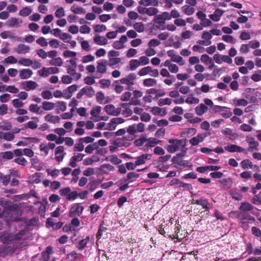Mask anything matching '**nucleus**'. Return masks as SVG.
Segmentation results:
<instances>
[{
	"label": "nucleus",
	"instance_id": "nucleus-64",
	"mask_svg": "<svg viewBox=\"0 0 261 261\" xmlns=\"http://www.w3.org/2000/svg\"><path fill=\"white\" fill-rule=\"evenodd\" d=\"M251 202L256 205L261 204V193L256 194L252 198Z\"/></svg>",
	"mask_w": 261,
	"mask_h": 261
},
{
	"label": "nucleus",
	"instance_id": "nucleus-18",
	"mask_svg": "<svg viewBox=\"0 0 261 261\" xmlns=\"http://www.w3.org/2000/svg\"><path fill=\"white\" fill-rule=\"evenodd\" d=\"M31 48L24 44H20L15 48V51L18 54H25L30 52Z\"/></svg>",
	"mask_w": 261,
	"mask_h": 261
},
{
	"label": "nucleus",
	"instance_id": "nucleus-49",
	"mask_svg": "<svg viewBox=\"0 0 261 261\" xmlns=\"http://www.w3.org/2000/svg\"><path fill=\"white\" fill-rule=\"evenodd\" d=\"M32 12V9L30 7H25L21 10L19 15L21 16L26 17L29 16Z\"/></svg>",
	"mask_w": 261,
	"mask_h": 261
},
{
	"label": "nucleus",
	"instance_id": "nucleus-50",
	"mask_svg": "<svg viewBox=\"0 0 261 261\" xmlns=\"http://www.w3.org/2000/svg\"><path fill=\"white\" fill-rule=\"evenodd\" d=\"M185 102L188 104H197L199 102V99L198 98L193 96V94H190L186 99Z\"/></svg>",
	"mask_w": 261,
	"mask_h": 261
},
{
	"label": "nucleus",
	"instance_id": "nucleus-55",
	"mask_svg": "<svg viewBox=\"0 0 261 261\" xmlns=\"http://www.w3.org/2000/svg\"><path fill=\"white\" fill-rule=\"evenodd\" d=\"M222 39L227 43L231 44H234L236 42V39L232 36L229 35H223Z\"/></svg>",
	"mask_w": 261,
	"mask_h": 261
},
{
	"label": "nucleus",
	"instance_id": "nucleus-60",
	"mask_svg": "<svg viewBox=\"0 0 261 261\" xmlns=\"http://www.w3.org/2000/svg\"><path fill=\"white\" fill-rule=\"evenodd\" d=\"M46 172L48 175L51 176L53 178H56L60 174V171L59 169H47Z\"/></svg>",
	"mask_w": 261,
	"mask_h": 261
},
{
	"label": "nucleus",
	"instance_id": "nucleus-35",
	"mask_svg": "<svg viewBox=\"0 0 261 261\" xmlns=\"http://www.w3.org/2000/svg\"><path fill=\"white\" fill-rule=\"evenodd\" d=\"M90 239V237L87 236L85 239L81 240L76 246L77 248L80 250L84 249L87 246Z\"/></svg>",
	"mask_w": 261,
	"mask_h": 261
},
{
	"label": "nucleus",
	"instance_id": "nucleus-7",
	"mask_svg": "<svg viewBox=\"0 0 261 261\" xmlns=\"http://www.w3.org/2000/svg\"><path fill=\"white\" fill-rule=\"evenodd\" d=\"M209 135L210 134H207L205 133L198 134L196 137H193L190 139L189 142L192 146H197L200 143L203 142L204 139Z\"/></svg>",
	"mask_w": 261,
	"mask_h": 261
},
{
	"label": "nucleus",
	"instance_id": "nucleus-54",
	"mask_svg": "<svg viewBox=\"0 0 261 261\" xmlns=\"http://www.w3.org/2000/svg\"><path fill=\"white\" fill-rule=\"evenodd\" d=\"M139 177V174L135 172H129L127 175V178L124 179V181L125 182L127 181V180H130L129 182H131L133 181V179H136Z\"/></svg>",
	"mask_w": 261,
	"mask_h": 261
},
{
	"label": "nucleus",
	"instance_id": "nucleus-17",
	"mask_svg": "<svg viewBox=\"0 0 261 261\" xmlns=\"http://www.w3.org/2000/svg\"><path fill=\"white\" fill-rule=\"evenodd\" d=\"M33 73V71L30 69H22L19 71V76L20 79L26 80L30 78Z\"/></svg>",
	"mask_w": 261,
	"mask_h": 261
},
{
	"label": "nucleus",
	"instance_id": "nucleus-62",
	"mask_svg": "<svg viewBox=\"0 0 261 261\" xmlns=\"http://www.w3.org/2000/svg\"><path fill=\"white\" fill-rule=\"evenodd\" d=\"M95 60V58L91 55L84 56L82 57L81 61L83 63H87L93 62Z\"/></svg>",
	"mask_w": 261,
	"mask_h": 261
},
{
	"label": "nucleus",
	"instance_id": "nucleus-14",
	"mask_svg": "<svg viewBox=\"0 0 261 261\" xmlns=\"http://www.w3.org/2000/svg\"><path fill=\"white\" fill-rule=\"evenodd\" d=\"M97 71L100 74L105 73L107 71L108 61L105 59L99 60L97 62Z\"/></svg>",
	"mask_w": 261,
	"mask_h": 261
},
{
	"label": "nucleus",
	"instance_id": "nucleus-43",
	"mask_svg": "<svg viewBox=\"0 0 261 261\" xmlns=\"http://www.w3.org/2000/svg\"><path fill=\"white\" fill-rule=\"evenodd\" d=\"M55 107V103L52 102L44 101L42 102V109L45 111H50Z\"/></svg>",
	"mask_w": 261,
	"mask_h": 261
},
{
	"label": "nucleus",
	"instance_id": "nucleus-51",
	"mask_svg": "<svg viewBox=\"0 0 261 261\" xmlns=\"http://www.w3.org/2000/svg\"><path fill=\"white\" fill-rule=\"evenodd\" d=\"M182 11L187 15H190L194 13L195 9L188 5H185L181 8Z\"/></svg>",
	"mask_w": 261,
	"mask_h": 261
},
{
	"label": "nucleus",
	"instance_id": "nucleus-59",
	"mask_svg": "<svg viewBox=\"0 0 261 261\" xmlns=\"http://www.w3.org/2000/svg\"><path fill=\"white\" fill-rule=\"evenodd\" d=\"M80 224V222L77 218H73L71 221V225L69 227V230H74L75 229L73 227H78Z\"/></svg>",
	"mask_w": 261,
	"mask_h": 261
},
{
	"label": "nucleus",
	"instance_id": "nucleus-15",
	"mask_svg": "<svg viewBox=\"0 0 261 261\" xmlns=\"http://www.w3.org/2000/svg\"><path fill=\"white\" fill-rule=\"evenodd\" d=\"M246 141L249 144L248 151H253L254 150H257L259 143L257 141L255 140L254 138L252 137H247Z\"/></svg>",
	"mask_w": 261,
	"mask_h": 261
},
{
	"label": "nucleus",
	"instance_id": "nucleus-32",
	"mask_svg": "<svg viewBox=\"0 0 261 261\" xmlns=\"http://www.w3.org/2000/svg\"><path fill=\"white\" fill-rule=\"evenodd\" d=\"M162 142V141L157 140L154 138H149L148 139L147 138L146 143L145 144V146L147 147H153L155 146V145L160 144Z\"/></svg>",
	"mask_w": 261,
	"mask_h": 261
},
{
	"label": "nucleus",
	"instance_id": "nucleus-26",
	"mask_svg": "<svg viewBox=\"0 0 261 261\" xmlns=\"http://www.w3.org/2000/svg\"><path fill=\"white\" fill-rule=\"evenodd\" d=\"M27 233L26 230H22L14 236L13 240L15 241L24 240L28 237Z\"/></svg>",
	"mask_w": 261,
	"mask_h": 261
},
{
	"label": "nucleus",
	"instance_id": "nucleus-56",
	"mask_svg": "<svg viewBox=\"0 0 261 261\" xmlns=\"http://www.w3.org/2000/svg\"><path fill=\"white\" fill-rule=\"evenodd\" d=\"M139 4L144 6H148L150 5H156L158 4L157 1L152 0H141Z\"/></svg>",
	"mask_w": 261,
	"mask_h": 261
},
{
	"label": "nucleus",
	"instance_id": "nucleus-5",
	"mask_svg": "<svg viewBox=\"0 0 261 261\" xmlns=\"http://www.w3.org/2000/svg\"><path fill=\"white\" fill-rule=\"evenodd\" d=\"M137 11L140 14H147L148 16L155 15L159 12L158 9L156 8H146L141 6H138L137 7Z\"/></svg>",
	"mask_w": 261,
	"mask_h": 261
},
{
	"label": "nucleus",
	"instance_id": "nucleus-30",
	"mask_svg": "<svg viewBox=\"0 0 261 261\" xmlns=\"http://www.w3.org/2000/svg\"><path fill=\"white\" fill-rule=\"evenodd\" d=\"M253 208L254 207L249 202H244L241 203L239 209L240 211L247 212L252 211Z\"/></svg>",
	"mask_w": 261,
	"mask_h": 261
},
{
	"label": "nucleus",
	"instance_id": "nucleus-52",
	"mask_svg": "<svg viewBox=\"0 0 261 261\" xmlns=\"http://www.w3.org/2000/svg\"><path fill=\"white\" fill-rule=\"evenodd\" d=\"M0 156L4 160H9L13 158V153L12 151H8L4 152H2Z\"/></svg>",
	"mask_w": 261,
	"mask_h": 261
},
{
	"label": "nucleus",
	"instance_id": "nucleus-47",
	"mask_svg": "<svg viewBox=\"0 0 261 261\" xmlns=\"http://www.w3.org/2000/svg\"><path fill=\"white\" fill-rule=\"evenodd\" d=\"M49 63L51 65L56 66H61L63 64V60L60 57H57L49 61Z\"/></svg>",
	"mask_w": 261,
	"mask_h": 261
},
{
	"label": "nucleus",
	"instance_id": "nucleus-42",
	"mask_svg": "<svg viewBox=\"0 0 261 261\" xmlns=\"http://www.w3.org/2000/svg\"><path fill=\"white\" fill-rule=\"evenodd\" d=\"M18 64L26 67L31 66L33 63V61L29 58H21L18 61Z\"/></svg>",
	"mask_w": 261,
	"mask_h": 261
},
{
	"label": "nucleus",
	"instance_id": "nucleus-29",
	"mask_svg": "<svg viewBox=\"0 0 261 261\" xmlns=\"http://www.w3.org/2000/svg\"><path fill=\"white\" fill-rule=\"evenodd\" d=\"M223 13V11L220 9H217L213 14H210L209 17L215 21H218Z\"/></svg>",
	"mask_w": 261,
	"mask_h": 261
},
{
	"label": "nucleus",
	"instance_id": "nucleus-28",
	"mask_svg": "<svg viewBox=\"0 0 261 261\" xmlns=\"http://www.w3.org/2000/svg\"><path fill=\"white\" fill-rule=\"evenodd\" d=\"M153 164L155 165V167L160 171H165L168 168V166L164 164L163 161L159 162V159L157 161H154Z\"/></svg>",
	"mask_w": 261,
	"mask_h": 261
},
{
	"label": "nucleus",
	"instance_id": "nucleus-33",
	"mask_svg": "<svg viewBox=\"0 0 261 261\" xmlns=\"http://www.w3.org/2000/svg\"><path fill=\"white\" fill-rule=\"evenodd\" d=\"M32 119L35 121H29L26 124V127L32 129H35L38 127L37 123L39 122V119L37 117H33Z\"/></svg>",
	"mask_w": 261,
	"mask_h": 261
},
{
	"label": "nucleus",
	"instance_id": "nucleus-10",
	"mask_svg": "<svg viewBox=\"0 0 261 261\" xmlns=\"http://www.w3.org/2000/svg\"><path fill=\"white\" fill-rule=\"evenodd\" d=\"M221 132L230 141H234L238 138V135L233 132L232 130L230 128L226 127L222 129Z\"/></svg>",
	"mask_w": 261,
	"mask_h": 261
},
{
	"label": "nucleus",
	"instance_id": "nucleus-3",
	"mask_svg": "<svg viewBox=\"0 0 261 261\" xmlns=\"http://www.w3.org/2000/svg\"><path fill=\"white\" fill-rule=\"evenodd\" d=\"M230 216H234L238 221L247 220L254 221L255 218L251 216L249 213L245 212L232 211L230 213Z\"/></svg>",
	"mask_w": 261,
	"mask_h": 261
},
{
	"label": "nucleus",
	"instance_id": "nucleus-45",
	"mask_svg": "<svg viewBox=\"0 0 261 261\" xmlns=\"http://www.w3.org/2000/svg\"><path fill=\"white\" fill-rule=\"evenodd\" d=\"M70 10L73 13L77 14H85L86 12L85 10L82 7H79L75 5H73L71 6Z\"/></svg>",
	"mask_w": 261,
	"mask_h": 261
},
{
	"label": "nucleus",
	"instance_id": "nucleus-2",
	"mask_svg": "<svg viewBox=\"0 0 261 261\" xmlns=\"http://www.w3.org/2000/svg\"><path fill=\"white\" fill-rule=\"evenodd\" d=\"M184 155V153H180L174 156L172 159V162L175 164L176 168L182 169L185 167H191L192 165L190 164L189 161L184 160L182 157Z\"/></svg>",
	"mask_w": 261,
	"mask_h": 261
},
{
	"label": "nucleus",
	"instance_id": "nucleus-61",
	"mask_svg": "<svg viewBox=\"0 0 261 261\" xmlns=\"http://www.w3.org/2000/svg\"><path fill=\"white\" fill-rule=\"evenodd\" d=\"M34 204L38 208V213L40 215L44 214L45 211V206L40 202H36Z\"/></svg>",
	"mask_w": 261,
	"mask_h": 261
},
{
	"label": "nucleus",
	"instance_id": "nucleus-16",
	"mask_svg": "<svg viewBox=\"0 0 261 261\" xmlns=\"http://www.w3.org/2000/svg\"><path fill=\"white\" fill-rule=\"evenodd\" d=\"M224 149L229 152H242L245 150L241 146L231 144H228L225 146Z\"/></svg>",
	"mask_w": 261,
	"mask_h": 261
},
{
	"label": "nucleus",
	"instance_id": "nucleus-31",
	"mask_svg": "<svg viewBox=\"0 0 261 261\" xmlns=\"http://www.w3.org/2000/svg\"><path fill=\"white\" fill-rule=\"evenodd\" d=\"M101 111V108L100 106H96L93 107L90 111V114L92 116L91 119H97L99 116V115Z\"/></svg>",
	"mask_w": 261,
	"mask_h": 261
},
{
	"label": "nucleus",
	"instance_id": "nucleus-46",
	"mask_svg": "<svg viewBox=\"0 0 261 261\" xmlns=\"http://www.w3.org/2000/svg\"><path fill=\"white\" fill-rule=\"evenodd\" d=\"M157 84L156 80L151 78L145 79L143 81V85L145 87L154 86Z\"/></svg>",
	"mask_w": 261,
	"mask_h": 261
},
{
	"label": "nucleus",
	"instance_id": "nucleus-9",
	"mask_svg": "<svg viewBox=\"0 0 261 261\" xmlns=\"http://www.w3.org/2000/svg\"><path fill=\"white\" fill-rule=\"evenodd\" d=\"M152 156L151 154L144 153L137 156L135 158L137 166L144 164L147 161L151 160Z\"/></svg>",
	"mask_w": 261,
	"mask_h": 261
},
{
	"label": "nucleus",
	"instance_id": "nucleus-24",
	"mask_svg": "<svg viewBox=\"0 0 261 261\" xmlns=\"http://www.w3.org/2000/svg\"><path fill=\"white\" fill-rule=\"evenodd\" d=\"M196 114L198 116H202L208 110V108L203 103H201L195 108Z\"/></svg>",
	"mask_w": 261,
	"mask_h": 261
},
{
	"label": "nucleus",
	"instance_id": "nucleus-27",
	"mask_svg": "<svg viewBox=\"0 0 261 261\" xmlns=\"http://www.w3.org/2000/svg\"><path fill=\"white\" fill-rule=\"evenodd\" d=\"M93 40L94 42L99 45H104L108 43V40L104 36L96 35Z\"/></svg>",
	"mask_w": 261,
	"mask_h": 261
},
{
	"label": "nucleus",
	"instance_id": "nucleus-21",
	"mask_svg": "<svg viewBox=\"0 0 261 261\" xmlns=\"http://www.w3.org/2000/svg\"><path fill=\"white\" fill-rule=\"evenodd\" d=\"M54 252L53 249L51 246H47L45 251L41 253L42 258L43 261H48L50 257V255Z\"/></svg>",
	"mask_w": 261,
	"mask_h": 261
},
{
	"label": "nucleus",
	"instance_id": "nucleus-6",
	"mask_svg": "<svg viewBox=\"0 0 261 261\" xmlns=\"http://www.w3.org/2000/svg\"><path fill=\"white\" fill-rule=\"evenodd\" d=\"M137 76L135 73H130L124 77L121 78L119 81L121 84L131 86L135 84Z\"/></svg>",
	"mask_w": 261,
	"mask_h": 261
},
{
	"label": "nucleus",
	"instance_id": "nucleus-8",
	"mask_svg": "<svg viewBox=\"0 0 261 261\" xmlns=\"http://www.w3.org/2000/svg\"><path fill=\"white\" fill-rule=\"evenodd\" d=\"M104 109L107 114L112 116H118L121 112L120 107L116 108L113 105H106Z\"/></svg>",
	"mask_w": 261,
	"mask_h": 261
},
{
	"label": "nucleus",
	"instance_id": "nucleus-53",
	"mask_svg": "<svg viewBox=\"0 0 261 261\" xmlns=\"http://www.w3.org/2000/svg\"><path fill=\"white\" fill-rule=\"evenodd\" d=\"M134 29L138 33H142L144 31V24L141 22H136L133 25Z\"/></svg>",
	"mask_w": 261,
	"mask_h": 261
},
{
	"label": "nucleus",
	"instance_id": "nucleus-20",
	"mask_svg": "<svg viewBox=\"0 0 261 261\" xmlns=\"http://www.w3.org/2000/svg\"><path fill=\"white\" fill-rule=\"evenodd\" d=\"M76 58H72L69 61L70 65L67 67V73L69 74H72L75 71L76 68Z\"/></svg>",
	"mask_w": 261,
	"mask_h": 261
},
{
	"label": "nucleus",
	"instance_id": "nucleus-37",
	"mask_svg": "<svg viewBox=\"0 0 261 261\" xmlns=\"http://www.w3.org/2000/svg\"><path fill=\"white\" fill-rule=\"evenodd\" d=\"M41 173H36L29 177V182L31 184H39L41 181Z\"/></svg>",
	"mask_w": 261,
	"mask_h": 261
},
{
	"label": "nucleus",
	"instance_id": "nucleus-22",
	"mask_svg": "<svg viewBox=\"0 0 261 261\" xmlns=\"http://www.w3.org/2000/svg\"><path fill=\"white\" fill-rule=\"evenodd\" d=\"M56 107V110L57 114L60 112H64L67 109L66 102L63 101H59L55 103Z\"/></svg>",
	"mask_w": 261,
	"mask_h": 261
},
{
	"label": "nucleus",
	"instance_id": "nucleus-4",
	"mask_svg": "<svg viewBox=\"0 0 261 261\" xmlns=\"http://www.w3.org/2000/svg\"><path fill=\"white\" fill-rule=\"evenodd\" d=\"M84 207L81 203H75L72 204L70 208L69 216L70 217H74L80 216L83 213Z\"/></svg>",
	"mask_w": 261,
	"mask_h": 261
},
{
	"label": "nucleus",
	"instance_id": "nucleus-63",
	"mask_svg": "<svg viewBox=\"0 0 261 261\" xmlns=\"http://www.w3.org/2000/svg\"><path fill=\"white\" fill-rule=\"evenodd\" d=\"M147 138L144 136L140 137L135 141V144L137 146H141L146 143Z\"/></svg>",
	"mask_w": 261,
	"mask_h": 261
},
{
	"label": "nucleus",
	"instance_id": "nucleus-1",
	"mask_svg": "<svg viewBox=\"0 0 261 261\" xmlns=\"http://www.w3.org/2000/svg\"><path fill=\"white\" fill-rule=\"evenodd\" d=\"M168 142L170 144L166 147L167 150L170 153H174L181 149L184 152H186L187 148L186 139H169Z\"/></svg>",
	"mask_w": 261,
	"mask_h": 261
},
{
	"label": "nucleus",
	"instance_id": "nucleus-57",
	"mask_svg": "<svg viewBox=\"0 0 261 261\" xmlns=\"http://www.w3.org/2000/svg\"><path fill=\"white\" fill-rule=\"evenodd\" d=\"M252 164L249 160H244L241 162V166L244 169L252 168Z\"/></svg>",
	"mask_w": 261,
	"mask_h": 261
},
{
	"label": "nucleus",
	"instance_id": "nucleus-36",
	"mask_svg": "<svg viewBox=\"0 0 261 261\" xmlns=\"http://www.w3.org/2000/svg\"><path fill=\"white\" fill-rule=\"evenodd\" d=\"M106 160L111 162L114 165H118L122 162L121 160L118 158V156L115 154L109 155L106 158Z\"/></svg>",
	"mask_w": 261,
	"mask_h": 261
},
{
	"label": "nucleus",
	"instance_id": "nucleus-38",
	"mask_svg": "<svg viewBox=\"0 0 261 261\" xmlns=\"http://www.w3.org/2000/svg\"><path fill=\"white\" fill-rule=\"evenodd\" d=\"M152 114L154 115H160L164 116L166 114V110L158 107H153L151 110Z\"/></svg>",
	"mask_w": 261,
	"mask_h": 261
},
{
	"label": "nucleus",
	"instance_id": "nucleus-23",
	"mask_svg": "<svg viewBox=\"0 0 261 261\" xmlns=\"http://www.w3.org/2000/svg\"><path fill=\"white\" fill-rule=\"evenodd\" d=\"M15 138L14 133L11 132L4 133L0 131V139H4L7 141H12Z\"/></svg>",
	"mask_w": 261,
	"mask_h": 261
},
{
	"label": "nucleus",
	"instance_id": "nucleus-13",
	"mask_svg": "<svg viewBox=\"0 0 261 261\" xmlns=\"http://www.w3.org/2000/svg\"><path fill=\"white\" fill-rule=\"evenodd\" d=\"M85 154L81 153H74L73 155L71 158L69 165L73 168L76 167V162L81 161Z\"/></svg>",
	"mask_w": 261,
	"mask_h": 261
},
{
	"label": "nucleus",
	"instance_id": "nucleus-11",
	"mask_svg": "<svg viewBox=\"0 0 261 261\" xmlns=\"http://www.w3.org/2000/svg\"><path fill=\"white\" fill-rule=\"evenodd\" d=\"M21 86L23 89L26 91L34 90L38 86V84L35 81H27L21 83Z\"/></svg>",
	"mask_w": 261,
	"mask_h": 261
},
{
	"label": "nucleus",
	"instance_id": "nucleus-48",
	"mask_svg": "<svg viewBox=\"0 0 261 261\" xmlns=\"http://www.w3.org/2000/svg\"><path fill=\"white\" fill-rule=\"evenodd\" d=\"M201 38L207 41L208 44H211L212 42L211 41L212 38V34L211 31H204L202 34Z\"/></svg>",
	"mask_w": 261,
	"mask_h": 261
},
{
	"label": "nucleus",
	"instance_id": "nucleus-39",
	"mask_svg": "<svg viewBox=\"0 0 261 261\" xmlns=\"http://www.w3.org/2000/svg\"><path fill=\"white\" fill-rule=\"evenodd\" d=\"M233 105L236 107L243 106L245 107L248 105V101L244 98L238 99L235 98L233 99Z\"/></svg>",
	"mask_w": 261,
	"mask_h": 261
},
{
	"label": "nucleus",
	"instance_id": "nucleus-41",
	"mask_svg": "<svg viewBox=\"0 0 261 261\" xmlns=\"http://www.w3.org/2000/svg\"><path fill=\"white\" fill-rule=\"evenodd\" d=\"M12 127L11 123L7 120H3L0 122V129L3 130H9Z\"/></svg>",
	"mask_w": 261,
	"mask_h": 261
},
{
	"label": "nucleus",
	"instance_id": "nucleus-44",
	"mask_svg": "<svg viewBox=\"0 0 261 261\" xmlns=\"http://www.w3.org/2000/svg\"><path fill=\"white\" fill-rule=\"evenodd\" d=\"M140 65V62L136 59H133L129 63V70L131 71L135 70L137 67Z\"/></svg>",
	"mask_w": 261,
	"mask_h": 261
},
{
	"label": "nucleus",
	"instance_id": "nucleus-34",
	"mask_svg": "<svg viewBox=\"0 0 261 261\" xmlns=\"http://www.w3.org/2000/svg\"><path fill=\"white\" fill-rule=\"evenodd\" d=\"M230 194L233 199H234L238 201L241 200L243 198V195L237 189H232L230 191Z\"/></svg>",
	"mask_w": 261,
	"mask_h": 261
},
{
	"label": "nucleus",
	"instance_id": "nucleus-19",
	"mask_svg": "<svg viewBox=\"0 0 261 261\" xmlns=\"http://www.w3.org/2000/svg\"><path fill=\"white\" fill-rule=\"evenodd\" d=\"M44 120L48 122L56 124L59 123L60 118L58 116L53 115L51 114H48L44 117Z\"/></svg>",
	"mask_w": 261,
	"mask_h": 261
},
{
	"label": "nucleus",
	"instance_id": "nucleus-12",
	"mask_svg": "<svg viewBox=\"0 0 261 261\" xmlns=\"http://www.w3.org/2000/svg\"><path fill=\"white\" fill-rule=\"evenodd\" d=\"M22 22L23 20L21 18L11 17L6 22V24L9 28H18Z\"/></svg>",
	"mask_w": 261,
	"mask_h": 261
},
{
	"label": "nucleus",
	"instance_id": "nucleus-58",
	"mask_svg": "<svg viewBox=\"0 0 261 261\" xmlns=\"http://www.w3.org/2000/svg\"><path fill=\"white\" fill-rule=\"evenodd\" d=\"M172 102V99L169 98H161L159 100L158 104L159 106L170 105Z\"/></svg>",
	"mask_w": 261,
	"mask_h": 261
},
{
	"label": "nucleus",
	"instance_id": "nucleus-40",
	"mask_svg": "<svg viewBox=\"0 0 261 261\" xmlns=\"http://www.w3.org/2000/svg\"><path fill=\"white\" fill-rule=\"evenodd\" d=\"M82 90L83 92H84V95H86L89 97H92L95 94V91L91 87L86 86L82 88Z\"/></svg>",
	"mask_w": 261,
	"mask_h": 261
},
{
	"label": "nucleus",
	"instance_id": "nucleus-25",
	"mask_svg": "<svg viewBox=\"0 0 261 261\" xmlns=\"http://www.w3.org/2000/svg\"><path fill=\"white\" fill-rule=\"evenodd\" d=\"M220 185L224 189H228L231 186L232 181L230 178L220 179L218 181Z\"/></svg>",
	"mask_w": 261,
	"mask_h": 261
}]
</instances>
